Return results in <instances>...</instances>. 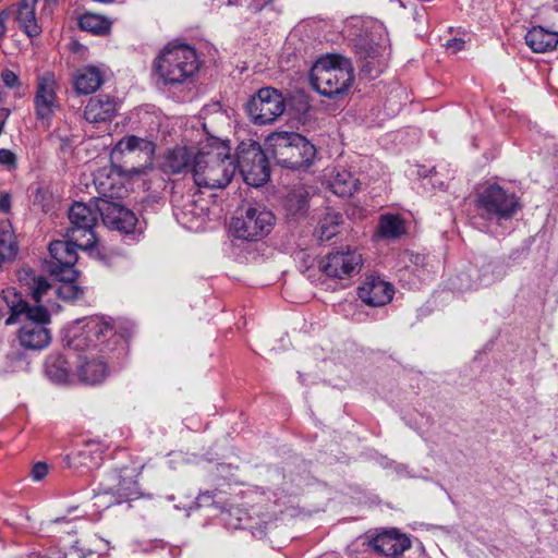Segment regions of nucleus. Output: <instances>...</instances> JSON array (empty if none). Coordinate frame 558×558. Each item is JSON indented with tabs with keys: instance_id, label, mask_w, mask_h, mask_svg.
<instances>
[{
	"instance_id": "34",
	"label": "nucleus",
	"mask_w": 558,
	"mask_h": 558,
	"mask_svg": "<svg viewBox=\"0 0 558 558\" xmlns=\"http://www.w3.org/2000/svg\"><path fill=\"white\" fill-rule=\"evenodd\" d=\"M403 221L396 215H384L379 221V232L384 238H397L404 233Z\"/></svg>"
},
{
	"instance_id": "16",
	"label": "nucleus",
	"mask_w": 558,
	"mask_h": 558,
	"mask_svg": "<svg viewBox=\"0 0 558 558\" xmlns=\"http://www.w3.org/2000/svg\"><path fill=\"white\" fill-rule=\"evenodd\" d=\"M356 53L361 59L362 72L372 77L377 76L385 68L390 49L385 38L374 41L368 36H360L355 43Z\"/></svg>"
},
{
	"instance_id": "24",
	"label": "nucleus",
	"mask_w": 558,
	"mask_h": 558,
	"mask_svg": "<svg viewBox=\"0 0 558 558\" xmlns=\"http://www.w3.org/2000/svg\"><path fill=\"white\" fill-rule=\"evenodd\" d=\"M37 1L38 0H22L16 9L19 26L28 37H36L40 34V27L37 24L35 14Z\"/></svg>"
},
{
	"instance_id": "29",
	"label": "nucleus",
	"mask_w": 558,
	"mask_h": 558,
	"mask_svg": "<svg viewBox=\"0 0 558 558\" xmlns=\"http://www.w3.org/2000/svg\"><path fill=\"white\" fill-rule=\"evenodd\" d=\"M331 191L341 197L352 196L359 190V180L347 170H338L330 180Z\"/></svg>"
},
{
	"instance_id": "5",
	"label": "nucleus",
	"mask_w": 558,
	"mask_h": 558,
	"mask_svg": "<svg viewBox=\"0 0 558 558\" xmlns=\"http://www.w3.org/2000/svg\"><path fill=\"white\" fill-rule=\"evenodd\" d=\"M196 51L186 45L166 48L156 61V71L167 85L185 83L198 70Z\"/></svg>"
},
{
	"instance_id": "33",
	"label": "nucleus",
	"mask_w": 558,
	"mask_h": 558,
	"mask_svg": "<svg viewBox=\"0 0 558 558\" xmlns=\"http://www.w3.org/2000/svg\"><path fill=\"white\" fill-rule=\"evenodd\" d=\"M78 25L83 31L105 35L109 32L111 23L99 14L85 13L80 17Z\"/></svg>"
},
{
	"instance_id": "20",
	"label": "nucleus",
	"mask_w": 558,
	"mask_h": 558,
	"mask_svg": "<svg viewBox=\"0 0 558 558\" xmlns=\"http://www.w3.org/2000/svg\"><path fill=\"white\" fill-rule=\"evenodd\" d=\"M118 111V104L114 98L108 95L92 97L85 109L84 118L89 123L107 122L113 119Z\"/></svg>"
},
{
	"instance_id": "47",
	"label": "nucleus",
	"mask_w": 558,
	"mask_h": 558,
	"mask_svg": "<svg viewBox=\"0 0 558 558\" xmlns=\"http://www.w3.org/2000/svg\"><path fill=\"white\" fill-rule=\"evenodd\" d=\"M228 3L229 4H233V0H228Z\"/></svg>"
},
{
	"instance_id": "14",
	"label": "nucleus",
	"mask_w": 558,
	"mask_h": 558,
	"mask_svg": "<svg viewBox=\"0 0 558 558\" xmlns=\"http://www.w3.org/2000/svg\"><path fill=\"white\" fill-rule=\"evenodd\" d=\"M76 248L80 246L68 238L66 241H54L49 245L50 259L47 263L48 272L59 281H75L77 271Z\"/></svg>"
},
{
	"instance_id": "19",
	"label": "nucleus",
	"mask_w": 558,
	"mask_h": 558,
	"mask_svg": "<svg viewBox=\"0 0 558 558\" xmlns=\"http://www.w3.org/2000/svg\"><path fill=\"white\" fill-rule=\"evenodd\" d=\"M369 544L376 553L391 557L399 556L411 547L410 538L395 529L379 533Z\"/></svg>"
},
{
	"instance_id": "8",
	"label": "nucleus",
	"mask_w": 558,
	"mask_h": 558,
	"mask_svg": "<svg viewBox=\"0 0 558 558\" xmlns=\"http://www.w3.org/2000/svg\"><path fill=\"white\" fill-rule=\"evenodd\" d=\"M476 207L485 219L507 220L518 213L521 205L515 194L508 193L497 184H489L478 193Z\"/></svg>"
},
{
	"instance_id": "31",
	"label": "nucleus",
	"mask_w": 558,
	"mask_h": 558,
	"mask_svg": "<svg viewBox=\"0 0 558 558\" xmlns=\"http://www.w3.org/2000/svg\"><path fill=\"white\" fill-rule=\"evenodd\" d=\"M20 280L24 281L31 290L35 305H40L43 295L51 288L50 283L43 276H35L32 269H23L20 274Z\"/></svg>"
},
{
	"instance_id": "11",
	"label": "nucleus",
	"mask_w": 558,
	"mask_h": 558,
	"mask_svg": "<svg viewBox=\"0 0 558 558\" xmlns=\"http://www.w3.org/2000/svg\"><path fill=\"white\" fill-rule=\"evenodd\" d=\"M275 225V216L262 206H248L232 219L230 229L239 239L256 241L267 235Z\"/></svg>"
},
{
	"instance_id": "41",
	"label": "nucleus",
	"mask_w": 558,
	"mask_h": 558,
	"mask_svg": "<svg viewBox=\"0 0 558 558\" xmlns=\"http://www.w3.org/2000/svg\"><path fill=\"white\" fill-rule=\"evenodd\" d=\"M464 40L461 38H453L447 41L446 48L450 50L451 52H458L463 49L464 47Z\"/></svg>"
},
{
	"instance_id": "18",
	"label": "nucleus",
	"mask_w": 558,
	"mask_h": 558,
	"mask_svg": "<svg viewBox=\"0 0 558 558\" xmlns=\"http://www.w3.org/2000/svg\"><path fill=\"white\" fill-rule=\"evenodd\" d=\"M393 287L379 277H366L359 287V298L367 305L384 306L392 300Z\"/></svg>"
},
{
	"instance_id": "10",
	"label": "nucleus",
	"mask_w": 558,
	"mask_h": 558,
	"mask_svg": "<svg viewBox=\"0 0 558 558\" xmlns=\"http://www.w3.org/2000/svg\"><path fill=\"white\" fill-rule=\"evenodd\" d=\"M26 322L19 328L16 340L27 351H41L51 342V331L47 327L51 316L44 305H35Z\"/></svg>"
},
{
	"instance_id": "32",
	"label": "nucleus",
	"mask_w": 558,
	"mask_h": 558,
	"mask_svg": "<svg viewBox=\"0 0 558 558\" xmlns=\"http://www.w3.org/2000/svg\"><path fill=\"white\" fill-rule=\"evenodd\" d=\"M342 216L336 211H327L319 220L315 234L319 241H329L338 233Z\"/></svg>"
},
{
	"instance_id": "27",
	"label": "nucleus",
	"mask_w": 558,
	"mask_h": 558,
	"mask_svg": "<svg viewBox=\"0 0 558 558\" xmlns=\"http://www.w3.org/2000/svg\"><path fill=\"white\" fill-rule=\"evenodd\" d=\"M73 357L72 354L50 356L46 362L48 377L56 383L66 381L72 372V364L75 363V361H71Z\"/></svg>"
},
{
	"instance_id": "17",
	"label": "nucleus",
	"mask_w": 558,
	"mask_h": 558,
	"mask_svg": "<svg viewBox=\"0 0 558 558\" xmlns=\"http://www.w3.org/2000/svg\"><path fill=\"white\" fill-rule=\"evenodd\" d=\"M362 255L355 250H339L330 252L319 263L320 270L330 278L344 279L361 270Z\"/></svg>"
},
{
	"instance_id": "12",
	"label": "nucleus",
	"mask_w": 558,
	"mask_h": 558,
	"mask_svg": "<svg viewBox=\"0 0 558 558\" xmlns=\"http://www.w3.org/2000/svg\"><path fill=\"white\" fill-rule=\"evenodd\" d=\"M99 206L97 209L84 203H75L69 210L70 227L66 236L76 243L80 248H92L96 243L94 228L98 222Z\"/></svg>"
},
{
	"instance_id": "36",
	"label": "nucleus",
	"mask_w": 558,
	"mask_h": 558,
	"mask_svg": "<svg viewBox=\"0 0 558 558\" xmlns=\"http://www.w3.org/2000/svg\"><path fill=\"white\" fill-rule=\"evenodd\" d=\"M499 266L494 262L483 264L481 274L477 277L478 284H489L497 279L501 278V272L498 270Z\"/></svg>"
},
{
	"instance_id": "39",
	"label": "nucleus",
	"mask_w": 558,
	"mask_h": 558,
	"mask_svg": "<svg viewBox=\"0 0 558 558\" xmlns=\"http://www.w3.org/2000/svg\"><path fill=\"white\" fill-rule=\"evenodd\" d=\"M16 162L15 155L9 149H0V163L9 168H14Z\"/></svg>"
},
{
	"instance_id": "37",
	"label": "nucleus",
	"mask_w": 558,
	"mask_h": 558,
	"mask_svg": "<svg viewBox=\"0 0 558 558\" xmlns=\"http://www.w3.org/2000/svg\"><path fill=\"white\" fill-rule=\"evenodd\" d=\"M63 284L58 289L60 298L69 301L77 300L83 295V290L75 286V281H62Z\"/></svg>"
},
{
	"instance_id": "22",
	"label": "nucleus",
	"mask_w": 558,
	"mask_h": 558,
	"mask_svg": "<svg viewBox=\"0 0 558 558\" xmlns=\"http://www.w3.org/2000/svg\"><path fill=\"white\" fill-rule=\"evenodd\" d=\"M104 83V73L95 65L80 69L73 77L74 89L77 94L89 95L96 92Z\"/></svg>"
},
{
	"instance_id": "2",
	"label": "nucleus",
	"mask_w": 558,
	"mask_h": 558,
	"mask_svg": "<svg viewBox=\"0 0 558 558\" xmlns=\"http://www.w3.org/2000/svg\"><path fill=\"white\" fill-rule=\"evenodd\" d=\"M236 166L230 157V147L218 138L204 145L192 167L194 182L199 187H226L235 174Z\"/></svg>"
},
{
	"instance_id": "44",
	"label": "nucleus",
	"mask_w": 558,
	"mask_h": 558,
	"mask_svg": "<svg viewBox=\"0 0 558 558\" xmlns=\"http://www.w3.org/2000/svg\"><path fill=\"white\" fill-rule=\"evenodd\" d=\"M2 112L5 118L10 114V111L8 109H2Z\"/></svg>"
},
{
	"instance_id": "40",
	"label": "nucleus",
	"mask_w": 558,
	"mask_h": 558,
	"mask_svg": "<svg viewBox=\"0 0 558 558\" xmlns=\"http://www.w3.org/2000/svg\"><path fill=\"white\" fill-rule=\"evenodd\" d=\"M48 473L47 464L38 462L33 466L32 476L35 481L43 480Z\"/></svg>"
},
{
	"instance_id": "6",
	"label": "nucleus",
	"mask_w": 558,
	"mask_h": 558,
	"mask_svg": "<svg viewBox=\"0 0 558 558\" xmlns=\"http://www.w3.org/2000/svg\"><path fill=\"white\" fill-rule=\"evenodd\" d=\"M94 183L98 193L102 196L99 203V211L104 223L109 228L130 233L136 226V217L130 209L117 203H110L105 198H113L117 193L114 192L113 183L111 182L110 174L106 169L98 172L95 177Z\"/></svg>"
},
{
	"instance_id": "46",
	"label": "nucleus",
	"mask_w": 558,
	"mask_h": 558,
	"mask_svg": "<svg viewBox=\"0 0 558 558\" xmlns=\"http://www.w3.org/2000/svg\"><path fill=\"white\" fill-rule=\"evenodd\" d=\"M3 317V314H2V311L0 310V320L2 319Z\"/></svg>"
},
{
	"instance_id": "4",
	"label": "nucleus",
	"mask_w": 558,
	"mask_h": 558,
	"mask_svg": "<svg viewBox=\"0 0 558 558\" xmlns=\"http://www.w3.org/2000/svg\"><path fill=\"white\" fill-rule=\"evenodd\" d=\"M265 146L278 165L291 169L308 166L316 154L314 145L294 132H275L266 138Z\"/></svg>"
},
{
	"instance_id": "13",
	"label": "nucleus",
	"mask_w": 558,
	"mask_h": 558,
	"mask_svg": "<svg viewBox=\"0 0 558 558\" xmlns=\"http://www.w3.org/2000/svg\"><path fill=\"white\" fill-rule=\"evenodd\" d=\"M286 110V100L278 89L263 87L246 104V112L256 125L275 122Z\"/></svg>"
},
{
	"instance_id": "3",
	"label": "nucleus",
	"mask_w": 558,
	"mask_h": 558,
	"mask_svg": "<svg viewBox=\"0 0 558 558\" xmlns=\"http://www.w3.org/2000/svg\"><path fill=\"white\" fill-rule=\"evenodd\" d=\"M311 83L322 95L336 97L348 92L353 83L351 62L339 54L319 58L311 69Z\"/></svg>"
},
{
	"instance_id": "35",
	"label": "nucleus",
	"mask_w": 558,
	"mask_h": 558,
	"mask_svg": "<svg viewBox=\"0 0 558 558\" xmlns=\"http://www.w3.org/2000/svg\"><path fill=\"white\" fill-rule=\"evenodd\" d=\"M0 251H4L9 257H15L17 253L14 232L8 222L0 225Z\"/></svg>"
},
{
	"instance_id": "7",
	"label": "nucleus",
	"mask_w": 558,
	"mask_h": 558,
	"mask_svg": "<svg viewBox=\"0 0 558 558\" xmlns=\"http://www.w3.org/2000/svg\"><path fill=\"white\" fill-rule=\"evenodd\" d=\"M138 495V484L134 470L124 468L120 471L107 473L99 483L95 493V505L98 508H108L122 504Z\"/></svg>"
},
{
	"instance_id": "45",
	"label": "nucleus",
	"mask_w": 558,
	"mask_h": 558,
	"mask_svg": "<svg viewBox=\"0 0 558 558\" xmlns=\"http://www.w3.org/2000/svg\"><path fill=\"white\" fill-rule=\"evenodd\" d=\"M133 171L136 172V173H143L144 172V168L133 169Z\"/></svg>"
},
{
	"instance_id": "38",
	"label": "nucleus",
	"mask_w": 558,
	"mask_h": 558,
	"mask_svg": "<svg viewBox=\"0 0 558 558\" xmlns=\"http://www.w3.org/2000/svg\"><path fill=\"white\" fill-rule=\"evenodd\" d=\"M1 80L3 82V85L8 88H17L21 85V81L12 70L4 69L1 72Z\"/></svg>"
},
{
	"instance_id": "23",
	"label": "nucleus",
	"mask_w": 558,
	"mask_h": 558,
	"mask_svg": "<svg viewBox=\"0 0 558 558\" xmlns=\"http://www.w3.org/2000/svg\"><path fill=\"white\" fill-rule=\"evenodd\" d=\"M525 43L534 52L544 53L556 48L558 33L547 31L542 26H534L526 33Z\"/></svg>"
},
{
	"instance_id": "1",
	"label": "nucleus",
	"mask_w": 558,
	"mask_h": 558,
	"mask_svg": "<svg viewBox=\"0 0 558 558\" xmlns=\"http://www.w3.org/2000/svg\"><path fill=\"white\" fill-rule=\"evenodd\" d=\"M118 339L112 325L99 317L76 322L66 329L63 341L70 351L77 352L75 374L82 383L97 385L106 378L107 365L95 352L111 350V342Z\"/></svg>"
},
{
	"instance_id": "43",
	"label": "nucleus",
	"mask_w": 558,
	"mask_h": 558,
	"mask_svg": "<svg viewBox=\"0 0 558 558\" xmlns=\"http://www.w3.org/2000/svg\"><path fill=\"white\" fill-rule=\"evenodd\" d=\"M11 207V201L10 195L8 193H4L0 197V211H8Z\"/></svg>"
},
{
	"instance_id": "25",
	"label": "nucleus",
	"mask_w": 558,
	"mask_h": 558,
	"mask_svg": "<svg viewBox=\"0 0 558 558\" xmlns=\"http://www.w3.org/2000/svg\"><path fill=\"white\" fill-rule=\"evenodd\" d=\"M2 299L11 311V315L5 320L7 325H13L19 320V317L31 315L35 305H29L22 295L14 288H7L2 291Z\"/></svg>"
},
{
	"instance_id": "42",
	"label": "nucleus",
	"mask_w": 558,
	"mask_h": 558,
	"mask_svg": "<svg viewBox=\"0 0 558 558\" xmlns=\"http://www.w3.org/2000/svg\"><path fill=\"white\" fill-rule=\"evenodd\" d=\"M10 14H11V10L10 9L0 11V41L5 36V33H7L5 21L8 20Z\"/></svg>"
},
{
	"instance_id": "15",
	"label": "nucleus",
	"mask_w": 558,
	"mask_h": 558,
	"mask_svg": "<svg viewBox=\"0 0 558 558\" xmlns=\"http://www.w3.org/2000/svg\"><path fill=\"white\" fill-rule=\"evenodd\" d=\"M59 83L52 72H45L37 77L34 95V112L36 119L47 126L50 125L52 117L60 109L58 98Z\"/></svg>"
},
{
	"instance_id": "21",
	"label": "nucleus",
	"mask_w": 558,
	"mask_h": 558,
	"mask_svg": "<svg viewBox=\"0 0 558 558\" xmlns=\"http://www.w3.org/2000/svg\"><path fill=\"white\" fill-rule=\"evenodd\" d=\"M196 155L197 153L192 148L185 146L174 147L166 154L162 169L168 173H181L187 169L192 170Z\"/></svg>"
},
{
	"instance_id": "28",
	"label": "nucleus",
	"mask_w": 558,
	"mask_h": 558,
	"mask_svg": "<svg viewBox=\"0 0 558 558\" xmlns=\"http://www.w3.org/2000/svg\"><path fill=\"white\" fill-rule=\"evenodd\" d=\"M310 192L305 187L294 189L284 201V209L289 217L299 218L308 209Z\"/></svg>"
},
{
	"instance_id": "30",
	"label": "nucleus",
	"mask_w": 558,
	"mask_h": 558,
	"mask_svg": "<svg viewBox=\"0 0 558 558\" xmlns=\"http://www.w3.org/2000/svg\"><path fill=\"white\" fill-rule=\"evenodd\" d=\"M114 149L120 153H132L138 150L140 153L144 154L146 160H150L155 151V145L146 138H142L135 135H128L122 137L117 143Z\"/></svg>"
},
{
	"instance_id": "26",
	"label": "nucleus",
	"mask_w": 558,
	"mask_h": 558,
	"mask_svg": "<svg viewBox=\"0 0 558 558\" xmlns=\"http://www.w3.org/2000/svg\"><path fill=\"white\" fill-rule=\"evenodd\" d=\"M101 451L98 445L88 444L76 453L66 457V463L70 468H97L101 462Z\"/></svg>"
},
{
	"instance_id": "9",
	"label": "nucleus",
	"mask_w": 558,
	"mask_h": 558,
	"mask_svg": "<svg viewBox=\"0 0 558 558\" xmlns=\"http://www.w3.org/2000/svg\"><path fill=\"white\" fill-rule=\"evenodd\" d=\"M238 165L243 180L252 186H260L265 184L270 171L268 167L267 150H263L256 142L241 143L236 149Z\"/></svg>"
}]
</instances>
